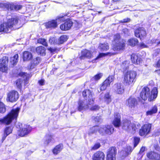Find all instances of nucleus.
I'll return each instance as SVG.
<instances>
[{
  "mask_svg": "<svg viewBox=\"0 0 160 160\" xmlns=\"http://www.w3.org/2000/svg\"><path fill=\"white\" fill-rule=\"evenodd\" d=\"M114 54H115L114 53H112V52H107L106 53H100L99 54V55L96 58V59H98V58H101L103 56H108V55L111 56L113 55Z\"/></svg>",
  "mask_w": 160,
  "mask_h": 160,
  "instance_id": "a19ab883",
  "label": "nucleus"
},
{
  "mask_svg": "<svg viewBox=\"0 0 160 160\" xmlns=\"http://www.w3.org/2000/svg\"><path fill=\"white\" fill-rule=\"evenodd\" d=\"M145 147H142L139 152V154H141L142 156L143 155V152L145 151Z\"/></svg>",
  "mask_w": 160,
  "mask_h": 160,
  "instance_id": "6e6d98bb",
  "label": "nucleus"
},
{
  "mask_svg": "<svg viewBox=\"0 0 160 160\" xmlns=\"http://www.w3.org/2000/svg\"><path fill=\"white\" fill-rule=\"evenodd\" d=\"M121 116L119 113H116L115 114L114 119L112 123L116 127H119L121 126Z\"/></svg>",
  "mask_w": 160,
  "mask_h": 160,
  "instance_id": "a211bd4d",
  "label": "nucleus"
},
{
  "mask_svg": "<svg viewBox=\"0 0 160 160\" xmlns=\"http://www.w3.org/2000/svg\"><path fill=\"white\" fill-rule=\"evenodd\" d=\"M31 127L29 125H25L23 128L18 131V134L21 137L26 136L31 131Z\"/></svg>",
  "mask_w": 160,
  "mask_h": 160,
  "instance_id": "f8f14e48",
  "label": "nucleus"
},
{
  "mask_svg": "<svg viewBox=\"0 0 160 160\" xmlns=\"http://www.w3.org/2000/svg\"><path fill=\"white\" fill-rule=\"evenodd\" d=\"M130 19L128 18L124 19L121 22H129L130 21Z\"/></svg>",
  "mask_w": 160,
  "mask_h": 160,
  "instance_id": "bf43d9fd",
  "label": "nucleus"
},
{
  "mask_svg": "<svg viewBox=\"0 0 160 160\" xmlns=\"http://www.w3.org/2000/svg\"><path fill=\"white\" fill-rule=\"evenodd\" d=\"M49 50L51 51V52H53L54 50L52 48H50L49 49Z\"/></svg>",
  "mask_w": 160,
  "mask_h": 160,
  "instance_id": "338daca9",
  "label": "nucleus"
},
{
  "mask_svg": "<svg viewBox=\"0 0 160 160\" xmlns=\"http://www.w3.org/2000/svg\"><path fill=\"white\" fill-rule=\"evenodd\" d=\"M1 6L6 8L8 10H18L21 9L22 8V6L20 5H15L12 3L9 2L5 3L2 4Z\"/></svg>",
  "mask_w": 160,
  "mask_h": 160,
  "instance_id": "1a4fd4ad",
  "label": "nucleus"
},
{
  "mask_svg": "<svg viewBox=\"0 0 160 160\" xmlns=\"http://www.w3.org/2000/svg\"><path fill=\"white\" fill-rule=\"evenodd\" d=\"M98 48L102 51H106L109 49V47L107 43H101L100 44Z\"/></svg>",
  "mask_w": 160,
  "mask_h": 160,
  "instance_id": "f704fd0d",
  "label": "nucleus"
},
{
  "mask_svg": "<svg viewBox=\"0 0 160 160\" xmlns=\"http://www.w3.org/2000/svg\"><path fill=\"white\" fill-rule=\"evenodd\" d=\"M114 128L112 125H105L99 127V132L102 135H111L114 131Z\"/></svg>",
  "mask_w": 160,
  "mask_h": 160,
  "instance_id": "423d86ee",
  "label": "nucleus"
},
{
  "mask_svg": "<svg viewBox=\"0 0 160 160\" xmlns=\"http://www.w3.org/2000/svg\"><path fill=\"white\" fill-rule=\"evenodd\" d=\"M36 66V65H35L33 63H31L30 65H28V69H29L30 70H31L32 69L35 68Z\"/></svg>",
  "mask_w": 160,
  "mask_h": 160,
  "instance_id": "5fc2aeb1",
  "label": "nucleus"
},
{
  "mask_svg": "<svg viewBox=\"0 0 160 160\" xmlns=\"http://www.w3.org/2000/svg\"><path fill=\"white\" fill-rule=\"evenodd\" d=\"M40 58L37 57L33 60L32 63L36 65L39 63L40 61Z\"/></svg>",
  "mask_w": 160,
  "mask_h": 160,
  "instance_id": "3c124183",
  "label": "nucleus"
},
{
  "mask_svg": "<svg viewBox=\"0 0 160 160\" xmlns=\"http://www.w3.org/2000/svg\"><path fill=\"white\" fill-rule=\"evenodd\" d=\"M22 126V124L21 123H18V125H17V127L18 128H20L21 126Z\"/></svg>",
  "mask_w": 160,
  "mask_h": 160,
  "instance_id": "0e129e2a",
  "label": "nucleus"
},
{
  "mask_svg": "<svg viewBox=\"0 0 160 160\" xmlns=\"http://www.w3.org/2000/svg\"><path fill=\"white\" fill-rule=\"evenodd\" d=\"M38 82L40 85H43L44 84V80L43 79H42L39 81Z\"/></svg>",
  "mask_w": 160,
  "mask_h": 160,
  "instance_id": "13d9d810",
  "label": "nucleus"
},
{
  "mask_svg": "<svg viewBox=\"0 0 160 160\" xmlns=\"http://www.w3.org/2000/svg\"><path fill=\"white\" fill-rule=\"evenodd\" d=\"M122 32L125 34L127 35H129V30L127 28H123L122 29Z\"/></svg>",
  "mask_w": 160,
  "mask_h": 160,
  "instance_id": "4d7b16f0",
  "label": "nucleus"
},
{
  "mask_svg": "<svg viewBox=\"0 0 160 160\" xmlns=\"http://www.w3.org/2000/svg\"><path fill=\"white\" fill-rule=\"evenodd\" d=\"M25 73L24 72H22L20 74V75L22 76H23V75L25 76Z\"/></svg>",
  "mask_w": 160,
  "mask_h": 160,
  "instance_id": "69168bd1",
  "label": "nucleus"
},
{
  "mask_svg": "<svg viewBox=\"0 0 160 160\" xmlns=\"http://www.w3.org/2000/svg\"><path fill=\"white\" fill-rule=\"evenodd\" d=\"M105 155L104 153L100 151L95 153L93 156V160H104Z\"/></svg>",
  "mask_w": 160,
  "mask_h": 160,
  "instance_id": "4be33fe9",
  "label": "nucleus"
},
{
  "mask_svg": "<svg viewBox=\"0 0 160 160\" xmlns=\"http://www.w3.org/2000/svg\"><path fill=\"white\" fill-rule=\"evenodd\" d=\"M38 42L41 44L45 46H48V43L46 42V40L44 38H39L38 40Z\"/></svg>",
  "mask_w": 160,
  "mask_h": 160,
  "instance_id": "79ce46f5",
  "label": "nucleus"
},
{
  "mask_svg": "<svg viewBox=\"0 0 160 160\" xmlns=\"http://www.w3.org/2000/svg\"><path fill=\"white\" fill-rule=\"evenodd\" d=\"M23 82V80L22 79H19L16 81L15 84L18 88L20 89L22 88Z\"/></svg>",
  "mask_w": 160,
  "mask_h": 160,
  "instance_id": "58836bf2",
  "label": "nucleus"
},
{
  "mask_svg": "<svg viewBox=\"0 0 160 160\" xmlns=\"http://www.w3.org/2000/svg\"><path fill=\"white\" fill-rule=\"evenodd\" d=\"M134 147H136L139 142L140 139L137 137H135L134 138Z\"/></svg>",
  "mask_w": 160,
  "mask_h": 160,
  "instance_id": "603ef678",
  "label": "nucleus"
},
{
  "mask_svg": "<svg viewBox=\"0 0 160 160\" xmlns=\"http://www.w3.org/2000/svg\"><path fill=\"white\" fill-rule=\"evenodd\" d=\"M18 98V93L16 91H12L9 92L7 94V100L10 102H15L17 100Z\"/></svg>",
  "mask_w": 160,
  "mask_h": 160,
  "instance_id": "9d476101",
  "label": "nucleus"
},
{
  "mask_svg": "<svg viewBox=\"0 0 160 160\" xmlns=\"http://www.w3.org/2000/svg\"><path fill=\"white\" fill-rule=\"evenodd\" d=\"M62 148L63 146L62 145H58L53 149L52 152L54 154L57 155L61 151Z\"/></svg>",
  "mask_w": 160,
  "mask_h": 160,
  "instance_id": "7c9ffc66",
  "label": "nucleus"
},
{
  "mask_svg": "<svg viewBox=\"0 0 160 160\" xmlns=\"http://www.w3.org/2000/svg\"><path fill=\"white\" fill-rule=\"evenodd\" d=\"M56 39L54 37H51L49 39V42L52 44L57 43Z\"/></svg>",
  "mask_w": 160,
  "mask_h": 160,
  "instance_id": "8fccbe9b",
  "label": "nucleus"
},
{
  "mask_svg": "<svg viewBox=\"0 0 160 160\" xmlns=\"http://www.w3.org/2000/svg\"><path fill=\"white\" fill-rule=\"evenodd\" d=\"M132 147L130 146L128 147L127 148L125 151H122L120 152V154H122V156L126 157L129 154H130L132 152Z\"/></svg>",
  "mask_w": 160,
  "mask_h": 160,
  "instance_id": "c756f323",
  "label": "nucleus"
},
{
  "mask_svg": "<svg viewBox=\"0 0 160 160\" xmlns=\"http://www.w3.org/2000/svg\"><path fill=\"white\" fill-rule=\"evenodd\" d=\"M12 130L11 127H7L5 128L4 134L2 137V142L5 139L7 136L12 132Z\"/></svg>",
  "mask_w": 160,
  "mask_h": 160,
  "instance_id": "a878e982",
  "label": "nucleus"
},
{
  "mask_svg": "<svg viewBox=\"0 0 160 160\" xmlns=\"http://www.w3.org/2000/svg\"><path fill=\"white\" fill-rule=\"evenodd\" d=\"M100 146V144L99 143L95 144L94 145L92 148V149L93 150H95L98 148Z\"/></svg>",
  "mask_w": 160,
  "mask_h": 160,
  "instance_id": "864d4df0",
  "label": "nucleus"
},
{
  "mask_svg": "<svg viewBox=\"0 0 160 160\" xmlns=\"http://www.w3.org/2000/svg\"><path fill=\"white\" fill-rule=\"evenodd\" d=\"M156 66L158 68H160V59L158 61Z\"/></svg>",
  "mask_w": 160,
  "mask_h": 160,
  "instance_id": "e2e57ef3",
  "label": "nucleus"
},
{
  "mask_svg": "<svg viewBox=\"0 0 160 160\" xmlns=\"http://www.w3.org/2000/svg\"><path fill=\"white\" fill-rule=\"evenodd\" d=\"M114 78V76L113 75L109 76L104 81V83H107L110 85V83L113 81Z\"/></svg>",
  "mask_w": 160,
  "mask_h": 160,
  "instance_id": "ea45409f",
  "label": "nucleus"
},
{
  "mask_svg": "<svg viewBox=\"0 0 160 160\" xmlns=\"http://www.w3.org/2000/svg\"><path fill=\"white\" fill-rule=\"evenodd\" d=\"M114 88L115 92L118 94H122L124 92L123 86L121 83H117L114 85Z\"/></svg>",
  "mask_w": 160,
  "mask_h": 160,
  "instance_id": "aec40b11",
  "label": "nucleus"
},
{
  "mask_svg": "<svg viewBox=\"0 0 160 160\" xmlns=\"http://www.w3.org/2000/svg\"><path fill=\"white\" fill-rule=\"evenodd\" d=\"M116 153V149L115 148L112 147L110 148L107 155V160H115Z\"/></svg>",
  "mask_w": 160,
  "mask_h": 160,
  "instance_id": "4468645a",
  "label": "nucleus"
},
{
  "mask_svg": "<svg viewBox=\"0 0 160 160\" xmlns=\"http://www.w3.org/2000/svg\"><path fill=\"white\" fill-rule=\"evenodd\" d=\"M99 127L98 126H95L92 127L90 128L89 131H88V134L91 135L94 133L98 131L99 132Z\"/></svg>",
  "mask_w": 160,
  "mask_h": 160,
  "instance_id": "72a5a7b5",
  "label": "nucleus"
},
{
  "mask_svg": "<svg viewBox=\"0 0 160 160\" xmlns=\"http://www.w3.org/2000/svg\"><path fill=\"white\" fill-rule=\"evenodd\" d=\"M151 127V124H144L140 130V135L143 136L149 133L150 132Z\"/></svg>",
  "mask_w": 160,
  "mask_h": 160,
  "instance_id": "ddd939ff",
  "label": "nucleus"
},
{
  "mask_svg": "<svg viewBox=\"0 0 160 160\" xmlns=\"http://www.w3.org/2000/svg\"><path fill=\"white\" fill-rule=\"evenodd\" d=\"M158 111V108L155 105L150 110L146 112V115L147 116L151 115L157 113Z\"/></svg>",
  "mask_w": 160,
  "mask_h": 160,
  "instance_id": "473e14b6",
  "label": "nucleus"
},
{
  "mask_svg": "<svg viewBox=\"0 0 160 160\" xmlns=\"http://www.w3.org/2000/svg\"><path fill=\"white\" fill-rule=\"evenodd\" d=\"M6 111L4 105L3 103L0 102V112L3 113Z\"/></svg>",
  "mask_w": 160,
  "mask_h": 160,
  "instance_id": "c03bdc74",
  "label": "nucleus"
},
{
  "mask_svg": "<svg viewBox=\"0 0 160 160\" xmlns=\"http://www.w3.org/2000/svg\"><path fill=\"white\" fill-rule=\"evenodd\" d=\"M140 46L142 48L147 47V46L143 43H141L140 44Z\"/></svg>",
  "mask_w": 160,
  "mask_h": 160,
  "instance_id": "680f3d73",
  "label": "nucleus"
},
{
  "mask_svg": "<svg viewBox=\"0 0 160 160\" xmlns=\"http://www.w3.org/2000/svg\"><path fill=\"white\" fill-rule=\"evenodd\" d=\"M134 33L135 36L140 38L141 39H143L146 35V31L143 28H137L135 30Z\"/></svg>",
  "mask_w": 160,
  "mask_h": 160,
  "instance_id": "2eb2a0df",
  "label": "nucleus"
},
{
  "mask_svg": "<svg viewBox=\"0 0 160 160\" xmlns=\"http://www.w3.org/2000/svg\"><path fill=\"white\" fill-rule=\"evenodd\" d=\"M68 39L66 35H62L59 38L58 44H62L67 41Z\"/></svg>",
  "mask_w": 160,
  "mask_h": 160,
  "instance_id": "4c0bfd02",
  "label": "nucleus"
},
{
  "mask_svg": "<svg viewBox=\"0 0 160 160\" xmlns=\"http://www.w3.org/2000/svg\"><path fill=\"white\" fill-rule=\"evenodd\" d=\"M92 57V54L91 52L87 50H84L82 52V55L80 58L83 59V58L86 57L88 58H91Z\"/></svg>",
  "mask_w": 160,
  "mask_h": 160,
  "instance_id": "393cba45",
  "label": "nucleus"
},
{
  "mask_svg": "<svg viewBox=\"0 0 160 160\" xmlns=\"http://www.w3.org/2000/svg\"><path fill=\"white\" fill-rule=\"evenodd\" d=\"M82 96L83 97H85L88 95L89 99L88 102H89L90 105L92 104L93 103V98H92V95L91 94V92L89 90H84L82 92Z\"/></svg>",
  "mask_w": 160,
  "mask_h": 160,
  "instance_id": "412c9836",
  "label": "nucleus"
},
{
  "mask_svg": "<svg viewBox=\"0 0 160 160\" xmlns=\"http://www.w3.org/2000/svg\"><path fill=\"white\" fill-rule=\"evenodd\" d=\"M64 19L63 17H59L55 20H52L49 21L46 23L45 26L47 28H55L57 27L58 24H59L61 22L63 21Z\"/></svg>",
  "mask_w": 160,
  "mask_h": 160,
  "instance_id": "6e6552de",
  "label": "nucleus"
},
{
  "mask_svg": "<svg viewBox=\"0 0 160 160\" xmlns=\"http://www.w3.org/2000/svg\"><path fill=\"white\" fill-rule=\"evenodd\" d=\"M137 102L136 98L130 97L126 101L127 105L131 108H134L137 105Z\"/></svg>",
  "mask_w": 160,
  "mask_h": 160,
  "instance_id": "5701e85b",
  "label": "nucleus"
},
{
  "mask_svg": "<svg viewBox=\"0 0 160 160\" xmlns=\"http://www.w3.org/2000/svg\"><path fill=\"white\" fill-rule=\"evenodd\" d=\"M151 93V94L148 87H144L142 89L140 93V97L144 100H146L148 98V101H151L154 100L157 97L158 94L157 88L156 87L153 88Z\"/></svg>",
  "mask_w": 160,
  "mask_h": 160,
  "instance_id": "f257e3e1",
  "label": "nucleus"
},
{
  "mask_svg": "<svg viewBox=\"0 0 160 160\" xmlns=\"http://www.w3.org/2000/svg\"><path fill=\"white\" fill-rule=\"evenodd\" d=\"M137 75V72L134 71H128L124 73L123 81L126 85H130L135 82Z\"/></svg>",
  "mask_w": 160,
  "mask_h": 160,
  "instance_id": "20e7f679",
  "label": "nucleus"
},
{
  "mask_svg": "<svg viewBox=\"0 0 160 160\" xmlns=\"http://www.w3.org/2000/svg\"><path fill=\"white\" fill-rule=\"evenodd\" d=\"M72 24V21L70 19H68L64 23L60 25V28L62 30L66 31L70 29Z\"/></svg>",
  "mask_w": 160,
  "mask_h": 160,
  "instance_id": "dca6fc26",
  "label": "nucleus"
},
{
  "mask_svg": "<svg viewBox=\"0 0 160 160\" xmlns=\"http://www.w3.org/2000/svg\"><path fill=\"white\" fill-rule=\"evenodd\" d=\"M109 86V85L107 83H104V81L102 83V85L100 87V92L105 90L107 87Z\"/></svg>",
  "mask_w": 160,
  "mask_h": 160,
  "instance_id": "a18cd8bd",
  "label": "nucleus"
},
{
  "mask_svg": "<svg viewBox=\"0 0 160 160\" xmlns=\"http://www.w3.org/2000/svg\"><path fill=\"white\" fill-rule=\"evenodd\" d=\"M8 58L7 57H3L0 60V71L2 72H6L8 70L7 63Z\"/></svg>",
  "mask_w": 160,
  "mask_h": 160,
  "instance_id": "9b49d317",
  "label": "nucleus"
},
{
  "mask_svg": "<svg viewBox=\"0 0 160 160\" xmlns=\"http://www.w3.org/2000/svg\"><path fill=\"white\" fill-rule=\"evenodd\" d=\"M160 53V49H157L156 52L154 53V55L156 56L158 54Z\"/></svg>",
  "mask_w": 160,
  "mask_h": 160,
  "instance_id": "052dcab7",
  "label": "nucleus"
},
{
  "mask_svg": "<svg viewBox=\"0 0 160 160\" xmlns=\"http://www.w3.org/2000/svg\"><path fill=\"white\" fill-rule=\"evenodd\" d=\"M147 157L150 159L160 160V154L154 152H150L147 154Z\"/></svg>",
  "mask_w": 160,
  "mask_h": 160,
  "instance_id": "6ab92c4d",
  "label": "nucleus"
},
{
  "mask_svg": "<svg viewBox=\"0 0 160 160\" xmlns=\"http://www.w3.org/2000/svg\"><path fill=\"white\" fill-rule=\"evenodd\" d=\"M102 99L107 104H108L112 101L111 96L108 92H107L104 95Z\"/></svg>",
  "mask_w": 160,
  "mask_h": 160,
  "instance_id": "c85d7f7f",
  "label": "nucleus"
},
{
  "mask_svg": "<svg viewBox=\"0 0 160 160\" xmlns=\"http://www.w3.org/2000/svg\"><path fill=\"white\" fill-rule=\"evenodd\" d=\"M138 42V41L137 39L132 38L128 40V44L131 46H134Z\"/></svg>",
  "mask_w": 160,
  "mask_h": 160,
  "instance_id": "e433bc0d",
  "label": "nucleus"
},
{
  "mask_svg": "<svg viewBox=\"0 0 160 160\" xmlns=\"http://www.w3.org/2000/svg\"><path fill=\"white\" fill-rule=\"evenodd\" d=\"M131 59L132 62L136 64H139L141 62L140 58L136 54H132L131 56Z\"/></svg>",
  "mask_w": 160,
  "mask_h": 160,
  "instance_id": "bb28decb",
  "label": "nucleus"
},
{
  "mask_svg": "<svg viewBox=\"0 0 160 160\" xmlns=\"http://www.w3.org/2000/svg\"><path fill=\"white\" fill-rule=\"evenodd\" d=\"M91 105L92 104L89 106L90 107L89 108L91 110L96 111L99 110V109L100 108V107L97 105H95L94 106H92V107H91Z\"/></svg>",
  "mask_w": 160,
  "mask_h": 160,
  "instance_id": "de8ad7c7",
  "label": "nucleus"
},
{
  "mask_svg": "<svg viewBox=\"0 0 160 160\" xmlns=\"http://www.w3.org/2000/svg\"><path fill=\"white\" fill-rule=\"evenodd\" d=\"M128 62L127 61L123 62L121 65V67L123 69H126L128 66Z\"/></svg>",
  "mask_w": 160,
  "mask_h": 160,
  "instance_id": "49530a36",
  "label": "nucleus"
},
{
  "mask_svg": "<svg viewBox=\"0 0 160 160\" xmlns=\"http://www.w3.org/2000/svg\"><path fill=\"white\" fill-rule=\"evenodd\" d=\"M95 121L97 122H101L102 121V119L101 116L99 115L94 118Z\"/></svg>",
  "mask_w": 160,
  "mask_h": 160,
  "instance_id": "09e8293b",
  "label": "nucleus"
},
{
  "mask_svg": "<svg viewBox=\"0 0 160 160\" xmlns=\"http://www.w3.org/2000/svg\"><path fill=\"white\" fill-rule=\"evenodd\" d=\"M121 126L122 129L127 131H129L132 129L133 131H135L137 129L135 124L131 123L130 121L128 120H123Z\"/></svg>",
  "mask_w": 160,
  "mask_h": 160,
  "instance_id": "0eeeda50",
  "label": "nucleus"
},
{
  "mask_svg": "<svg viewBox=\"0 0 160 160\" xmlns=\"http://www.w3.org/2000/svg\"><path fill=\"white\" fill-rule=\"evenodd\" d=\"M91 104H89V102L86 103H85V101L80 100L78 102V111H81L82 110L89 109L90 107V105Z\"/></svg>",
  "mask_w": 160,
  "mask_h": 160,
  "instance_id": "f3484780",
  "label": "nucleus"
},
{
  "mask_svg": "<svg viewBox=\"0 0 160 160\" xmlns=\"http://www.w3.org/2000/svg\"><path fill=\"white\" fill-rule=\"evenodd\" d=\"M32 55L31 52H24L23 53V59L24 61H28L32 58Z\"/></svg>",
  "mask_w": 160,
  "mask_h": 160,
  "instance_id": "cd10ccee",
  "label": "nucleus"
},
{
  "mask_svg": "<svg viewBox=\"0 0 160 160\" xmlns=\"http://www.w3.org/2000/svg\"><path fill=\"white\" fill-rule=\"evenodd\" d=\"M53 135L51 134H47L46 135L44 144L46 145H48L50 142H54Z\"/></svg>",
  "mask_w": 160,
  "mask_h": 160,
  "instance_id": "b1692460",
  "label": "nucleus"
},
{
  "mask_svg": "<svg viewBox=\"0 0 160 160\" xmlns=\"http://www.w3.org/2000/svg\"><path fill=\"white\" fill-rule=\"evenodd\" d=\"M18 20L16 18L8 19L7 22L3 23L0 25V32H8L10 30L18 28L16 27Z\"/></svg>",
  "mask_w": 160,
  "mask_h": 160,
  "instance_id": "f03ea898",
  "label": "nucleus"
},
{
  "mask_svg": "<svg viewBox=\"0 0 160 160\" xmlns=\"http://www.w3.org/2000/svg\"><path fill=\"white\" fill-rule=\"evenodd\" d=\"M18 54L15 55L13 57L11 58L10 62L13 65L16 64L18 62Z\"/></svg>",
  "mask_w": 160,
  "mask_h": 160,
  "instance_id": "c9c22d12",
  "label": "nucleus"
},
{
  "mask_svg": "<svg viewBox=\"0 0 160 160\" xmlns=\"http://www.w3.org/2000/svg\"><path fill=\"white\" fill-rule=\"evenodd\" d=\"M112 1L114 2H116L119 1V0H112Z\"/></svg>",
  "mask_w": 160,
  "mask_h": 160,
  "instance_id": "774afa93",
  "label": "nucleus"
},
{
  "mask_svg": "<svg viewBox=\"0 0 160 160\" xmlns=\"http://www.w3.org/2000/svg\"><path fill=\"white\" fill-rule=\"evenodd\" d=\"M36 51L38 54L43 56L45 54V49L42 46L37 47L36 48Z\"/></svg>",
  "mask_w": 160,
  "mask_h": 160,
  "instance_id": "2f4dec72",
  "label": "nucleus"
},
{
  "mask_svg": "<svg viewBox=\"0 0 160 160\" xmlns=\"http://www.w3.org/2000/svg\"><path fill=\"white\" fill-rule=\"evenodd\" d=\"M114 41L112 44V49L114 51L123 50L125 46V41L121 38L119 34L114 36Z\"/></svg>",
  "mask_w": 160,
  "mask_h": 160,
  "instance_id": "39448f33",
  "label": "nucleus"
},
{
  "mask_svg": "<svg viewBox=\"0 0 160 160\" xmlns=\"http://www.w3.org/2000/svg\"><path fill=\"white\" fill-rule=\"evenodd\" d=\"M20 110V108L18 107L13 109L7 116L3 118H0V125L10 124L13 119L17 118Z\"/></svg>",
  "mask_w": 160,
  "mask_h": 160,
  "instance_id": "7ed1b4c3",
  "label": "nucleus"
},
{
  "mask_svg": "<svg viewBox=\"0 0 160 160\" xmlns=\"http://www.w3.org/2000/svg\"><path fill=\"white\" fill-rule=\"evenodd\" d=\"M102 76V73H98L95 75L94 77H93V78H92V79L95 81L98 80L100 79Z\"/></svg>",
  "mask_w": 160,
  "mask_h": 160,
  "instance_id": "37998d69",
  "label": "nucleus"
}]
</instances>
